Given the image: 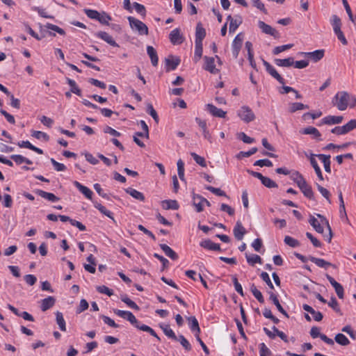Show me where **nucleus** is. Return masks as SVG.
I'll return each mask as SVG.
<instances>
[{"label": "nucleus", "instance_id": "obj_1", "mask_svg": "<svg viewBox=\"0 0 356 356\" xmlns=\"http://www.w3.org/2000/svg\"><path fill=\"white\" fill-rule=\"evenodd\" d=\"M113 312L119 317H121L129 321L133 325H134L138 330L149 333L152 336L155 337L158 341H161V338L157 335L155 331L149 326L145 324H141L131 312L115 309H113Z\"/></svg>", "mask_w": 356, "mask_h": 356}, {"label": "nucleus", "instance_id": "obj_2", "mask_svg": "<svg viewBox=\"0 0 356 356\" xmlns=\"http://www.w3.org/2000/svg\"><path fill=\"white\" fill-rule=\"evenodd\" d=\"M332 103L339 111H345L348 106L354 108L356 106V97L346 91H341L334 95Z\"/></svg>", "mask_w": 356, "mask_h": 356}, {"label": "nucleus", "instance_id": "obj_3", "mask_svg": "<svg viewBox=\"0 0 356 356\" xmlns=\"http://www.w3.org/2000/svg\"><path fill=\"white\" fill-rule=\"evenodd\" d=\"M127 19L129 22V25L131 28L135 31H137L138 33L140 35H147L149 33L148 27L146 26L145 24H144L140 20L129 16L127 17Z\"/></svg>", "mask_w": 356, "mask_h": 356}, {"label": "nucleus", "instance_id": "obj_4", "mask_svg": "<svg viewBox=\"0 0 356 356\" xmlns=\"http://www.w3.org/2000/svg\"><path fill=\"white\" fill-rule=\"evenodd\" d=\"M238 117L245 122H250L254 120L255 116L251 108L248 106H242L238 111Z\"/></svg>", "mask_w": 356, "mask_h": 356}, {"label": "nucleus", "instance_id": "obj_5", "mask_svg": "<svg viewBox=\"0 0 356 356\" xmlns=\"http://www.w3.org/2000/svg\"><path fill=\"white\" fill-rule=\"evenodd\" d=\"M263 64L265 66L267 72L270 75L280 83L284 85L285 81L284 78L277 72L273 66L265 60H263Z\"/></svg>", "mask_w": 356, "mask_h": 356}, {"label": "nucleus", "instance_id": "obj_6", "mask_svg": "<svg viewBox=\"0 0 356 356\" xmlns=\"http://www.w3.org/2000/svg\"><path fill=\"white\" fill-rule=\"evenodd\" d=\"M243 40V36L242 34H238L233 40L232 42V55L234 58H236L241 51Z\"/></svg>", "mask_w": 356, "mask_h": 356}, {"label": "nucleus", "instance_id": "obj_7", "mask_svg": "<svg viewBox=\"0 0 356 356\" xmlns=\"http://www.w3.org/2000/svg\"><path fill=\"white\" fill-rule=\"evenodd\" d=\"M258 26L263 33L273 36L275 38H279L278 31L264 22L259 21Z\"/></svg>", "mask_w": 356, "mask_h": 356}, {"label": "nucleus", "instance_id": "obj_8", "mask_svg": "<svg viewBox=\"0 0 356 356\" xmlns=\"http://www.w3.org/2000/svg\"><path fill=\"white\" fill-rule=\"evenodd\" d=\"M169 38L173 44H181L184 40L183 35L180 33L179 29L172 30L169 35Z\"/></svg>", "mask_w": 356, "mask_h": 356}, {"label": "nucleus", "instance_id": "obj_9", "mask_svg": "<svg viewBox=\"0 0 356 356\" xmlns=\"http://www.w3.org/2000/svg\"><path fill=\"white\" fill-rule=\"evenodd\" d=\"M233 233L234 235V237L238 240L241 241L243 239L244 235L246 234V230L245 227L243 226L241 221H237L234 229Z\"/></svg>", "mask_w": 356, "mask_h": 356}, {"label": "nucleus", "instance_id": "obj_10", "mask_svg": "<svg viewBox=\"0 0 356 356\" xmlns=\"http://www.w3.org/2000/svg\"><path fill=\"white\" fill-rule=\"evenodd\" d=\"M343 116H334V115H327L325 118H323L321 123L318 124V126L321 124H340L343 121Z\"/></svg>", "mask_w": 356, "mask_h": 356}, {"label": "nucleus", "instance_id": "obj_11", "mask_svg": "<svg viewBox=\"0 0 356 356\" xmlns=\"http://www.w3.org/2000/svg\"><path fill=\"white\" fill-rule=\"evenodd\" d=\"M324 52L325 51L323 49H318L312 52H301L300 54H304L314 62H318L324 56Z\"/></svg>", "mask_w": 356, "mask_h": 356}, {"label": "nucleus", "instance_id": "obj_12", "mask_svg": "<svg viewBox=\"0 0 356 356\" xmlns=\"http://www.w3.org/2000/svg\"><path fill=\"white\" fill-rule=\"evenodd\" d=\"M205 63L204 66V69L211 74H216L218 72V70L216 68L214 62V58L204 56V58Z\"/></svg>", "mask_w": 356, "mask_h": 356}, {"label": "nucleus", "instance_id": "obj_13", "mask_svg": "<svg viewBox=\"0 0 356 356\" xmlns=\"http://www.w3.org/2000/svg\"><path fill=\"white\" fill-rule=\"evenodd\" d=\"M95 35L97 38L103 40L110 45L116 47H119L118 44L114 40L113 37L110 35L108 33L105 31H99Z\"/></svg>", "mask_w": 356, "mask_h": 356}, {"label": "nucleus", "instance_id": "obj_14", "mask_svg": "<svg viewBox=\"0 0 356 356\" xmlns=\"http://www.w3.org/2000/svg\"><path fill=\"white\" fill-rule=\"evenodd\" d=\"M302 193L304 194L305 197L307 198L312 200L314 199V192L312 191V187L307 184L306 180L302 182L300 185L298 186Z\"/></svg>", "mask_w": 356, "mask_h": 356}, {"label": "nucleus", "instance_id": "obj_15", "mask_svg": "<svg viewBox=\"0 0 356 356\" xmlns=\"http://www.w3.org/2000/svg\"><path fill=\"white\" fill-rule=\"evenodd\" d=\"M207 110L213 116L218 118H225L226 115V112L222 111L220 108H217L214 105L211 104H208L206 105Z\"/></svg>", "mask_w": 356, "mask_h": 356}, {"label": "nucleus", "instance_id": "obj_16", "mask_svg": "<svg viewBox=\"0 0 356 356\" xmlns=\"http://www.w3.org/2000/svg\"><path fill=\"white\" fill-rule=\"evenodd\" d=\"M200 245L203 248L214 250V251H220V246L218 243H215L210 239H205L200 242Z\"/></svg>", "mask_w": 356, "mask_h": 356}, {"label": "nucleus", "instance_id": "obj_17", "mask_svg": "<svg viewBox=\"0 0 356 356\" xmlns=\"http://www.w3.org/2000/svg\"><path fill=\"white\" fill-rule=\"evenodd\" d=\"M195 121L198 124L200 127L202 129V132H203L204 138L208 140L210 143H211L212 142L211 135L207 129L206 121L202 120L198 118H195Z\"/></svg>", "mask_w": 356, "mask_h": 356}, {"label": "nucleus", "instance_id": "obj_18", "mask_svg": "<svg viewBox=\"0 0 356 356\" xmlns=\"http://www.w3.org/2000/svg\"><path fill=\"white\" fill-rule=\"evenodd\" d=\"M180 63V59L177 57H174L172 56L165 58V65L167 67V71L174 70Z\"/></svg>", "mask_w": 356, "mask_h": 356}, {"label": "nucleus", "instance_id": "obj_19", "mask_svg": "<svg viewBox=\"0 0 356 356\" xmlns=\"http://www.w3.org/2000/svg\"><path fill=\"white\" fill-rule=\"evenodd\" d=\"M74 185L82 194L85 195L86 198L92 200L93 193L89 188L82 185L77 181L74 182Z\"/></svg>", "mask_w": 356, "mask_h": 356}, {"label": "nucleus", "instance_id": "obj_20", "mask_svg": "<svg viewBox=\"0 0 356 356\" xmlns=\"http://www.w3.org/2000/svg\"><path fill=\"white\" fill-rule=\"evenodd\" d=\"M269 295H270V297H269V299L273 302V304L276 306L277 309H278V311L282 313L284 316H286V318H289V314H287V312L284 309V308L282 307V306L281 305V304L279 302V300H278V298L277 296V295H275L274 293L273 292H269Z\"/></svg>", "mask_w": 356, "mask_h": 356}, {"label": "nucleus", "instance_id": "obj_21", "mask_svg": "<svg viewBox=\"0 0 356 356\" xmlns=\"http://www.w3.org/2000/svg\"><path fill=\"white\" fill-rule=\"evenodd\" d=\"M35 193L41 197L46 199L50 202H54L59 200V197L56 196L54 194L49 192L44 191L42 190L38 189L35 191Z\"/></svg>", "mask_w": 356, "mask_h": 356}, {"label": "nucleus", "instance_id": "obj_22", "mask_svg": "<svg viewBox=\"0 0 356 356\" xmlns=\"http://www.w3.org/2000/svg\"><path fill=\"white\" fill-rule=\"evenodd\" d=\"M56 300L53 296H48L42 300L40 309L42 312H45L51 308L55 304Z\"/></svg>", "mask_w": 356, "mask_h": 356}, {"label": "nucleus", "instance_id": "obj_23", "mask_svg": "<svg viewBox=\"0 0 356 356\" xmlns=\"http://www.w3.org/2000/svg\"><path fill=\"white\" fill-rule=\"evenodd\" d=\"M305 311L310 313L313 316V318L316 321H321L323 319V314L320 312L315 311L311 306L305 304L302 305Z\"/></svg>", "mask_w": 356, "mask_h": 356}, {"label": "nucleus", "instance_id": "obj_24", "mask_svg": "<svg viewBox=\"0 0 356 356\" xmlns=\"http://www.w3.org/2000/svg\"><path fill=\"white\" fill-rule=\"evenodd\" d=\"M17 145L19 147H22V148H28L29 149H31L33 151H34L35 152L39 154H43V151L42 149L37 147H35L34 145H33L29 141L26 140V141H20L17 143Z\"/></svg>", "mask_w": 356, "mask_h": 356}, {"label": "nucleus", "instance_id": "obj_25", "mask_svg": "<svg viewBox=\"0 0 356 356\" xmlns=\"http://www.w3.org/2000/svg\"><path fill=\"white\" fill-rule=\"evenodd\" d=\"M161 249L165 252L166 256L170 257L172 260H177L178 259L177 254L168 245L160 244Z\"/></svg>", "mask_w": 356, "mask_h": 356}, {"label": "nucleus", "instance_id": "obj_26", "mask_svg": "<svg viewBox=\"0 0 356 356\" xmlns=\"http://www.w3.org/2000/svg\"><path fill=\"white\" fill-rule=\"evenodd\" d=\"M147 53L151 59V63L152 65L156 66L159 62V58L157 56L156 51L152 46H147Z\"/></svg>", "mask_w": 356, "mask_h": 356}, {"label": "nucleus", "instance_id": "obj_27", "mask_svg": "<svg viewBox=\"0 0 356 356\" xmlns=\"http://www.w3.org/2000/svg\"><path fill=\"white\" fill-rule=\"evenodd\" d=\"M315 156L314 154H312L310 158H309V161H310V163L312 165V166L314 168V170H315V172L316 173L318 179L321 180V181H323V175H322V172H321V170L320 168V167L318 166V163H317V161L315 159Z\"/></svg>", "mask_w": 356, "mask_h": 356}, {"label": "nucleus", "instance_id": "obj_28", "mask_svg": "<svg viewBox=\"0 0 356 356\" xmlns=\"http://www.w3.org/2000/svg\"><path fill=\"white\" fill-rule=\"evenodd\" d=\"M125 192L130 195L132 197L140 201H145L144 195L133 188H128L125 189Z\"/></svg>", "mask_w": 356, "mask_h": 356}, {"label": "nucleus", "instance_id": "obj_29", "mask_svg": "<svg viewBox=\"0 0 356 356\" xmlns=\"http://www.w3.org/2000/svg\"><path fill=\"white\" fill-rule=\"evenodd\" d=\"M274 61L275 63L280 67H291L294 63V59L292 57H289L284 59L276 58Z\"/></svg>", "mask_w": 356, "mask_h": 356}, {"label": "nucleus", "instance_id": "obj_30", "mask_svg": "<svg viewBox=\"0 0 356 356\" xmlns=\"http://www.w3.org/2000/svg\"><path fill=\"white\" fill-rule=\"evenodd\" d=\"M309 260L312 262L314 263L318 267L323 268L325 269H327V268H329L330 266H332L331 263L326 261L325 260H324L323 259H319V258H316L314 257H310Z\"/></svg>", "mask_w": 356, "mask_h": 356}, {"label": "nucleus", "instance_id": "obj_31", "mask_svg": "<svg viewBox=\"0 0 356 356\" xmlns=\"http://www.w3.org/2000/svg\"><path fill=\"white\" fill-rule=\"evenodd\" d=\"M161 205L164 209L177 210L179 209V204L176 200H163L161 202Z\"/></svg>", "mask_w": 356, "mask_h": 356}, {"label": "nucleus", "instance_id": "obj_32", "mask_svg": "<svg viewBox=\"0 0 356 356\" xmlns=\"http://www.w3.org/2000/svg\"><path fill=\"white\" fill-rule=\"evenodd\" d=\"M308 108L309 106L307 105H305L302 103L294 102L289 104V111L291 113H293L298 111L307 109Z\"/></svg>", "mask_w": 356, "mask_h": 356}, {"label": "nucleus", "instance_id": "obj_33", "mask_svg": "<svg viewBox=\"0 0 356 356\" xmlns=\"http://www.w3.org/2000/svg\"><path fill=\"white\" fill-rule=\"evenodd\" d=\"M10 159L13 160L17 165H20L23 163H25L29 165L33 163L32 161H31L30 159L19 154H13L10 156Z\"/></svg>", "mask_w": 356, "mask_h": 356}, {"label": "nucleus", "instance_id": "obj_34", "mask_svg": "<svg viewBox=\"0 0 356 356\" xmlns=\"http://www.w3.org/2000/svg\"><path fill=\"white\" fill-rule=\"evenodd\" d=\"M301 132L303 134L313 135L314 138L321 140V133L316 128L314 127H308L307 128H305Z\"/></svg>", "mask_w": 356, "mask_h": 356}, {"label": "nucleus", "instance_id": "obj_35", "mask_svg": "<svg viewBox=\"0 0 356 356\" xmlns=\"http://www.w3.org/2000/svg\"><path fill=\"white\" fill-rule=\"evenodd\" d=\"M316 156H318L319 159L321 160L323 163L325 170L327 172H330V156L325 154H318Z\"/></svg>", "mask_w": 356, "mask_h": 356}, {"label": "nucleus", "instance_id": "obj_36", "mask_svg": "<svg viewBox=\"0 0 356 356\" xmlns=\"http://www.w3.org/2000/svg\"><path fill=\"white\" fill-rule=\"evenodd\" d=\"M160 327L168 337L172 340H178L177 337L175 335L174 331L170 328L169 325H161Z\"/></svg>", "mask_w": 356, "mask_h": 356}, {"label": "nucleus", "instance_id": "obj_37", "mask_svg": "<svg viewBox=\"0 0 356 356\" xmlns=\"http://www.w3.org/2000/svg\"><path fill=\"white\" fill-rule=\"evenodd\" d=\"M190 329L192 332H200V328L198 321L195 316H190L188 318Z\"/></svg>", "mask_w": 356, "mask_h": 356}, {"label": "nucleus", "instance_id": "obj_38", "mask_svg": "<svg viewBox=\"0 0 356 356\" xmlns=\"http://www.w3.org/2000/svg\"><path fill=\"white\" fill-rule=\"evenodd\" d=\"M56 320L60 330L63 332L66 331L65 321L61 312H57L56 313Z\"/></svg>", "mask_w": 356, "mask_h": 356}, {"label": "nucleus", "instance_id": "obj_39", "mask_svg": "<svg viewBox=\"0 0 356 356\" xmlns=\"http://www.w3.org/2000/svg\"><path fill=\"white\" fill-rule=\"evenodd\" d=\"M317 216L319 218H321V222L322 223V225H325L327 226L329 233H328L327 236H325V238L328 242H330L332 237V234L331 227L329 225L327 220L323 216H322L321 214H317Z\"/></svg>", "mask_w": 356, "mask_h": 356}, {"label": "nucleus", "instance_id": "obj_40", "mask_svg": "<svg viewBox=\"0 0 356 356\" xmlns=\"http://www.w3.org/2000/svg\"><path fill=\"white\" fill-rule=\"evenodd\" d=\"M67 83L70 86V88H71L70 91L72 93L76 94L78 96H81V90L78 87V86H77L76 83L75 82V81H74V80H72L71 79L67 78Z\"/></svg>", "mask_w": 356, "mask_h": 356}, {"label": "nucleus", "instance_id": "obj_41", "mask_svg": "<svg viewBox=\"0 0 356 356\" xmlns=\"http://www.w3.org/2000/svg\"><path fill=\"white\" fill-rule=\"evenodd\" d=\"M206 36V31L201 23H198L195 30V40H203Z\"/></svg>", "mask_w": 356, "mask_h": 356}, {"label": "nucleus", "instance_id": "obj_42", "mask_svg": "<svg viewBox=\"0 0 356 356\" xmlns=\"http://www.w3.org/2000/svg\"><path fill=\"white\" fill-rule=\"evenodd\" d=\"M309 222L317 232L321 234L323 233V227L321 225L322 223H320L316 218L314 216H311Z\"/></svg>", "mask_w": 356, "mask_h": 356}, {"label": "nucleus", "instance_id": "obj_43", "mask_svg": "<svg viewBox=\"0 0 356 356\" xmlns=\"http://www.w3.org/2000/svg\"><path fill=\"white\" fill-rule=\"evenodd\" d=\"M245 257H246L248 263L251 266H254L255 264H261L262 263L261 258L260 257V256H259L257 254L248 255L246 253Z\"/></svg>", "mask_w": 356, "mask_h": 356}, {"label": "nucleus", "instance_id": "obj_44", "mask_svg": "<svg viewBox=\"0 0 356 356\" xmlns=\"http://www.w3.org/2000/svg\"><path fill=\"white\" fill-rule=\"evenodd\" d=\"M290 178L298 186L303 182L305 179L298 171H293L290 173Z\"/></svg>", "mask_w": 356, "mask_h": 356}, {"label": "nucleus", "instance_id": "obj_45", "mask_svg": "<svg viewBox=\"0 0 356 356\" xmlns=\"http://www.w3.org/2000/svg\"><path fill=\"white\" fill-rule=\"evenodd\" d=\"M250 291L253 296L255 297V298L260 302L264 303V298L262 296V293L259 290L257 289L256 286L252 284L250 286Z\"/></svg>", "mask_w": 356, "mask_h": 356}, {"label": "nucleus", "instance_id": "obj_46", "mask_svg": "<svg viewBox=\"0 0 356 356\" xmlns=\"http://www.w3.org/2000/svg\"><path fill=\"white\" fill-rule=\"evenodd\" d=\"M95 207L102 214L108 216V218L114 220L113 213L111 211L108 210L104 206L102 205L99 203H95Z\"/></svg>", "mask_w": 356, "mask_h": 356}, {"label": "nucleus", "instance_id": "obj_47", "mask_svg": "<svg viewBox=\"0 0 356 356\" xmlns=\"http://www.w3.org/2000/svg\"><path fill=\"white\" fill-rule=\"evenodd\" d=\"M334 340L337 343L341 346H348L350 343L348 339L341 333L336 334Z\"/></svg>", "mask_w": 356, "mask_h": 356}, {"label": "nucleus", "instance_id": "obj_48", "mask_svg": "<svg viewBox=\"0 0 356 356\" xmlns=\"http://www.w3.org/2000/svg\"><path fill=\"white\" fill-rule=\"evenodd\" d=\"M121 300L123 302H124L128 307L133 309L137 311L140 309V307L136 305V303L131 300L130 298H129L127 296H122Z\"/></svg>", "mask_w": 356, "mask_h": 356}, {"label": "nucleus", "instance_id": "obj_49", "mask_svg": "<svg viewBox=\"0 0 356 356\" xmlns=\"http://www.w3.org/2000/svg\"><path fill=\"white\" fill-rule=\"evenodd\" d=\"M31 136L38 140L42 139L46 142L49 140V136L46 133L40 131H33Z\"/></svg>", "mask_w": 356, "mask_h": 356}, {"label": "nucleus", "instance_id": "obj_50", "mask_svg": "<svg viewBox=\"0 0 356 356\" xmlns=\"http://www.w3.org/2000/svg\"><path fill=\"white\" fill-rule=\"evenodd\" d=\"M263 185H264L266 187L268 188H277L278 185L271 179L267 177H263L262 179L261 180Z\"/></svg>", "mask_w": 356, "mask_h": 356}, {"label": "nucleus", "instance_id": "obj_51", "mask_svg": "<svg viewBox=\"0 0 356 356\" xmlns=\"http://www.w3.org/2000/svg\"><path fill=\"white\" fill-rule=\"evenodd\" d=\"M112 19L111 17L105 12H102L99 14V17L97 21L102 24L108 25L109 21Z\"/></svg>", "mask_w": 356, "mask_h": 356}, {"label": "nucleus", "instance_id": "obj_52", "mask_svg": "<svg viewBox=\"0 0 356 356\" xmlns=\"http://www.w3.org/2000/svg\"><path fill=\"white\" fill-rule=\"evenodd\" d=\"M232 282L234 286V289L237 293H238L241 296H244L243 291L241 284L238 282V279L236 275H232Z\"/></svg>", "mask_w": 356, "mask_h": 356}, {"label": "nucleus", "instance_id": "obj_53", "mask_svg": "<svg viewBox=\"0 0 356 356\" xmlns=\"http://www.w3.org/2000/svg\"><path fill=\"white\" fill-rule=\"evenodd\" d=\"M284 241L286 245L292 248H296L300 245V243L297 239L289 236H286Z\"/></svg>", "mask_w": 356, "mask_h": 356}, {"label": "nucleus", "instance_id": "obj_54", "mask_svg": "<svg viewBox=\"0 0 356 356\" xmlns=\"http://www.w3.org/2000/svg\"><path fill=\"white\" fill-rule=\"evenodd\" d=\"M44 26L47 29L56 31V32H57L58 34H60L61 35H65V31L63 29L60 28L59 26H58L56 25L52 24L51 23H47L44 25Z\"/></svg>", "mask_w": 356, "mask_h": 356}, {"label": "nucleus", "instance_id": "obj_55", "mask_svg": "<svg viewBox=\"0 0 356 356\" xmlns=\"http://www.w3.org/2000/svg\"><path fill=\"white\" fill-rule=\"evenodd\" d=\"M241 22H242V20H241V17H238V19H232L230 22V24H229V32L230 33L234 32L238 29V27L241 24Z\"/></svg>", "mask_w": 356, "mask_h": 356}, {"label": "nucleus", "instance_id": "obj_56", "mask_svg": "<svg viewBox=\"0 0 356 356\" xmlns=\"http://www.w3.org/2000/svg\"><path fill=\"white\" fill-rule=\"evenodd\" d=\"M205 188L218 196L227 197L225 192L222 191L220 188H215L211 186H205Z\"/></svg>", "mask_w": 356, "mask_h": 356}, {"label": "nucleus", "instance_id": "obj_57", "mask_svg": "<svg viewBox=\"0 0 356 356\" xmlns=\"http://www.w3.org/2000/svg\"><path fill=\"white\" fill-rule=\"evenodd\" d=\"M177 338H178L177 341H179L180 342V343L181 344V346L184 348V349L186 350L189 351L191 350V343L183 335H179V337H177Z\"/></svg>", "mask_w": 356, "mask_h": 356}, {"label": "nucleus", "instance_id": "obj_58", "mask_svg": "<svg viewBox=\"0 0 356 356\" xmlns=\"http://www.w3.org/2000/svg\"><path fill=\"white\" fill-rule=\"evenodd\" d=\"M292 47H293L292 44L277 46L274 48V49L273 50V53L275 55H277L282 51H286V50L291 49Z\"/></svg>", "mask_w": 356, "mask_h": 356}, {"label": "nucleus", "instance_id": "obj_59", "mask_svg": "<svg viewBox=\"0 0 356 356\" xmlns=\"http://www.w3.org/2000/svg\"><path fill=\"white\" fill-rule=\"evenodd\" d=\"M343 128L346 134H348L352 130L356 129V119L350 120L348 123L343 125Z\"/></svg>", "mask_w": 356, "mask_h": 356}, {"label": "nucleus", "instance_id": "obj_60", "mask_svg": "<svg viewBox=\"0 0 356 356\" xmlns=\"http://www.w3.org/2000/svg\"><path fill=\"white\" fill-rule=\"evenodd\" d=\"M84 13L88 16V17L96 20H97L100 14L98 11L91 9H84Z\"/></svg>", "mask_w": 356, "mask_h": 356}, {"label": "nucleus", "instance_id": "obj_61", "mask_svg": "<svg viewBox=\"0 0 356 356\" xmlns=\"http://www.w3.org/2000/svg\"><path fill=\"white\" fill-rule=\"evenodd\" d=\"M133 6L134 8H135L136 11L140 14L143 17H145L146 15V9H145V7L140 4V3H138L137 2H134L133 3Z\"/></svg>", "mask_w": 356, "mask_h": 356}, {"label": "nucleus", "instance_id": "obj_62", "mask_svg": "<svg viewBox=\"0 0 356 356\" xmlns=\"http://www.w3.org/2000/svg\"><path fill=\"white\" fill-rule=\"evenodd\" d=\"M191 155L197 164H199L200 165H201L202 167H206L207 164H206V161H205L204 158L199 156L198 154H197L195 152H192L191 154Z\"/></svg>", "mask_w": 356, "mask_h": 356}, {"label": "nucleus", "instance_id": "obj_63", "mask_svg": "<svg viewBox=\"0 0 356 356\" xmlns=\"http://www.w3.org/2000/svg\"><path fill=\"white\" fill-rule=\"evenodd\" d=\"M147 112L148 114H149L153 118V119L156 122H159V116L157 115L156 111L154 108L152 104H147Z\"/></svg>", "mask_w": 356, "mask_h": 356}, {"label": "nucleus", "instance_id": "obj_64", "mask_svg": "<svg viewBox=\"0 0 356 356\" xmlns=\"http://www.w3.org/2000/svg\"><path fill=\"white\" fill-rule=\"evenodd\" d=\"M259 354L260 356H270L271 352L264 343L259 345Z\"/></svg>", "mask_w": 356, "mask_h": 356}]
</instances>
